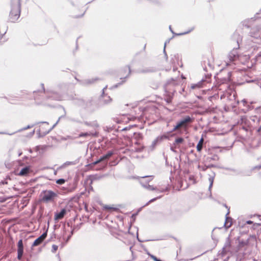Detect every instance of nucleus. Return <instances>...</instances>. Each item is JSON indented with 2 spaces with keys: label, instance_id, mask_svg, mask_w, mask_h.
I'll use <instances>...</instances> for the list:
<instances>
[{
  "label": "nucleus",
  "instance_id": "1",
  "mask_svg": "<svg viewBox=\"0 0 261 261\" xmlns=\"http://www.w3.org/2000/svg\"><path fill=\"white\" fill-rule=\"evenodd\" d=\"M193 122V119L189 116H187L183 119L177 122L176 125L174 126L172 131H176L181 128L186 129L188 128L189 124L192 123Z\"/></svg>",
  "mask_w": 261,
  "mask_h": 261
},
{
  "label": "nucleus",
  "instance_id": "2",
  "mask_svg": "<svg viewBox=\"0 0 261 261\" xmlns=\"http://www.w3.org/2000/svg\"><path fill=\"white\" fill-rule=\"evenodd\" d=\"M20 14V6L19 5H16L13 6L9 15L10 21L11 22H15L19 18Z\"/></svg>",
  "mask_w": 261,
  "mask_h": 261
},
{
  "label": "nucleus",
  "instance_id": "3",
  "mask_svg": "<svg viewBox=\"0 0 261 261\" xmlns=\"http://www.w3.org/2000/svg\"><path fill=\"white\" fill-rule=\"evenodd\" d=\"M131 72L129 66H126L121 68L117 73V77L122 80V82H125V79L129 76Z\"/></svg>",
  "mask_w": 261,
  "mask_h": 261
},
{
  "label": "nucleus",
  "instance_id": "4",
  "mask_svg": "<svg viewBox=\"0 0 261 261\" xmlns=\"http://www.w3.org/2000/svg\"><path fill=\"white\" fill-rule=\"evenodd\" d=\"M53 128V127L49 126L48 123L43 122L39 126V133L40 135H45L48 134Z\"/></svg>",
  "mask_w": 261,
  "mask_h": 261
},
{
  "label": "nucleus",
  "instance_id": "5",
  "mask_svg": "<svg viewBox=\"0 0 261 261\" xmlns=\"http://www.w3.org/2000/svg\"><path fill=\"white\" fill-rule=\"evenodd\" d=\"M55 196L56 194L54 192L51 191H45L44 193L42 200L44 201H48L53 199Z\"/></svg>",
  "mask_w": 261,
  "mask_h": 261
},
{
  "label": "nucleus",
  "instance_id": "6",
  "mask_svg": "<svg viewBox=\"0 0 261 261\" xmlns=\"http://www.w3.org/2000/svg\"><path fill=\"white\" fill-rule=\"evenodd\" d=\"M17 258L20 260L21 259L23 253V245L22 240H20L17 244Z\"/></svg>",
  "mask_w": 261,
  "mask_h": 261
},
{
  "label": "nucleus",
  "instance_id": "7",
  "mask_svg": "<svg viewBox=\"0 0 261 261\" xmlns=\"http://www.w3.org/2000/svg\"><path fill=\"white\" fill-rule=\"evenodd\" d=\"M46 237H47V231L43 233L41 236H40L39 238H38L37 239H36L34 241V242L32 245V246L34 247V246H37L40 245L43 242V241L44 240V239L46 238Z\"/></svg>",
  "mask_w": 261,
  "mask_h": 261
},
{
  "label": "nucleus",
  "instance_id": "8",
  "mask_svg": "<svg viewBox=\"0 0 261 261\" xmlns=\"http://www.w3.org/2000/svg\"><path fill=\"white\" fill-rule=\"evenodd\" d=\"M113 153L112 151H109L106 155L101 157L99 160H97L96 161L93 162L92 164L95 165L105 160L108 159L113 155Z\"/></svg>",
  "mask_w": 261,
  "mask_h": 261
},
{
  "label": "nucleus",
  "instance_id": "9",
  "mask_svg": "<svg viewBox=\"0 0 261 261\" xmlns=\"http://www.w3.org/2000/svg\"><path fill=\"white\" fill-rule=\"evenodd\" d=\"M239 56L236 50L231 51L228 56V58L230 62H233L237 60Z\"/></svg>",
  "mask_w": 261,
  "mask_h": 261
},
{
  "label": "nucleus",
  "instance_id": "10",
  "mask_svg": "<svg viewBox=\"0 0 261 261\" xmlns=\"http://www.w3.org/2000/svg\"><path fill=\"white\" fill-rule=\"evenodd\" d=\"M66 213V210L63 208L61 210V211L60 213L55 214V219L56 220H61L62 218H63Z\"/></svg>",
  "mask_w": 261,
  "mask_h": 261
},
{
  "label": "nucleus",
  "instance_id": "11",
  "mask_svg": "<svg viewBox=\"0 0 261 261\" xmlns=\"http://www.w3.org/2000/svg\"><path fill=\"white\" fill-rule=\"evenodd\" d=\"M30 171V167H25V168H23L21 170L20 172L18 173V175L20 176H26L29 173Z\"/></svg>",
  "mask_w": 261,
  "mask_h": 261
},
{
  "label": "nucleus",
  "instance_id": "12",
  "mask_svg": "<svg viewBox=\"0 0 261 261\" xmlns=\"http://www.w3.org/2000/svg\"><path fill=\"white\" fill-rule=\"evenodd\" d=\"M203 142H204V139H203V138H201L198 144L197 145V146H196V148H197V150L198 151V152H200L202 150V146H203Z\"/></svg>",
  "mask_w": 261,
  "mask_h": 261
},
{
  "label": "nucleus",
  "instance_id": "13",
  "mask_svg": "<svg viewBox=\"0 0 261 261\" xmlns=\"http://www.w3.org/2000/svg\"><path fill=\"white\" fill-rule=\"evenodd\" d=\"M103 208L104 210H108L109 211H115L117 210V208L108 205H104L103 206Z\"/></svg>",
  "mask_w": 261,
  "mask_h": 261
},
{
  "label": "nucleus",
  "instance_id": "14",
  "mask_svg": "<svg viewBox=\"0 0 261 261\" xmlns=\"http://www.w3.org/2000/svg\"><path fill=\"white\" fill-rule=\"evenodd\" d=\"M93 135V134L91 133H81L80 134H79V137H88V136H92Z\"/></svg>",
  "mask_w": 261,
  "mask_h": 261
},
{
  "label": "nucleus",
  "instance_id": "15",
  "mask_svg": "<svg viewBox=\"0 0 261 261\" xmlns=\"http://www.w3.org/2000/svg\"><path fill=\"white\" fill-rule=\"evenodd\" d=\"M184 141V140L182 138H178L175 139L174 145H177L179 143H182Z\"/></svg>",
  "mask_w": 261,
  "mask_h": 261
},
{
  "label": "nucleus",
  "instance_id": "16",
  "mask_svg": "<svg viewBox=\"0 0 261 261\" xmlns=\"http://www.w3.org/2000/svg\"><path fill=\"white\" fill-rule=\"evenodd\" d=\"M65 180L64 179H58L56 181V183L59 185H62L65 183Z\"/></svg>",
  "mask_w": 261,
  "mask_h": 261
},
{
  "label": "nucleus",
  "instance_id": "17",
  "mask_svg": "<svg viewBox=\"0 0 261 261\" xmlns=\"http://www.w3.org/2000/svg\"><path fill=\"white\" fill-rule=\"evenodd\" d=\"M51 247H52V251L53 252H55L58 249V246L56 245H53Z\"/></svg>",
  "mask_w": 261,
  "mask_h": 261
},
{
  "label": "nucleus",
  "instance_id": "18",
  "mask_svg": "<svg viewBox=\"0 0 261 261\" xmlns=\"http://www.w3.org/2000/svg\"><path fill=\"white\" fill-rule=\"evenodd\" d=\"M165 100L167 103H170L172 101V97L170 96H168L166 99Z\"/></svg>",
  "mask_w": 261,
  "mask_h": 261
},
{
  "label": "nucleus",
  "instance_id": "19",
  "mask_svg": "<svg viewBox=\"0 0 261 261\" xmlns=\"http://www.w3.org/2000/svg\"><path fill=\"white\" fill-rule=\"evenodd\" d=\"M5 184H8V182L7 181V179H5L4 180L0 182V185H5Z\"/></svg>",
  "mask_w": 261,
  "mask_h": 261
},
{
  "label": "nucleus",
  "instance_id": "20",
  "mask_svg": "<svg viewBox=\"0 0 261 261\" xmlns=\"http://www.w3.org/2000/svg\"><path fill=\"white\" fill-rule=\"evenodd\" d=\"M193 30V29H192L191 30L188 31V32H184V33H180L179 34V35H185L186 34H188L189 33H190V32H191L192 30Z\"/></svg>",
  "mask_w": 261,
  "mask_h": 261
},
{
  "label": "nucleus",
  "instance_id": "21",
  "mask_svg": "<svg viewBox=\"0 0 261 261\" xmlns=\"http://www.w3.org/2000/svg\"><path fill=\"white\" fill-rule=\"evenodd\" d=\"M151 258L154 261H156L158 260V259L157 258V257L154 255H151Z\"/></svg>",
  "mask_w": 261,
  "mask_h": 261
},
{
  "label": "nucleus",
  "instance_id": "22",
  "mask_svg": "<svg viewBox=\"0 0 261 261\" xmlns=\"http://www.w3.org/2000/svg\"><path fill=\"white\" fill-rule=\"evenodd\" d=\"M246 223L248 224H251L253 223V222L251 221V220H248L246 222Z\"/></svg>",
  "mask_w": 261,
  "mask_h": 261
},
{
  "label": "nucleus",
  "instance_id": "23",
  "mask_svg": "<svg viewBox=\"0 0 261 261\" xmlns=\"http://www.w3.org/2000/svg\"><path fill=\"white\" fill-rule=\"evenodd\" d=\"M168 138V136H166V135H163V136H162V138L167 139Z\"/></svg>",
  "mask_w": 261,
  "mask_h": 261
},
{
  "label": "nucleus",
  "instance_id": "24",
  "mask_svg": "<svg viewBox=\"0 0 261 261\" xmlns=\"http://www.w3.org/2000/svg\"><path fill=\"white\" fill-rule=\"evenodd\" d=\"M254 225H257V226H261V224L260 223H255Z\"/></svg>",
  "mask_w": 261,
  "mask_h": 261
},
{
  "label": "nucleus",
  "instance_id": "25",
  "mask_svg": "<svg viewBox=\"0 0 261 261\" xmlns=\"http://www.w3.org/2000/svg\"><path fill=\"white\" fill-rule=\"evenodd\" d=\"M155 199H156L155 198L152 199L150 200L149 202H152V201H154Z\"/></svg>",
  "mask_w": 261,
  "mask_h": 261
},
{
  "label": "nucleus",
  "instance_id": "26",
  "mask_svg": "<svg viewBox=\"0 0 261 261\" xmlns=\"http://www.w3.org/2000/svg\"><path fill=\"white\" fill-rule=\"evenodd\" d=\"M225 225L227 227H228H228H229L230 226V225H231L230 224L229 225L227 226V224H226V223H225Z\"/></svg>",
  "mask_w": 261,
  "mask_h": 261
},
{
  "label": "nucleus",
  "instance_id": "27",
  "mask_svg": "<svg viewBox=\"0 0 261 261\" xmlns=\"http://www.w3.org/2000/svg\"><path fill=\"white\" fill-rule=\"evenodd\" d=\"M156 261H161V260L158 259V260H156Z\"/></svg>",
  "mask_w": 261,
  "mask_h": 261
}]
</instances>
